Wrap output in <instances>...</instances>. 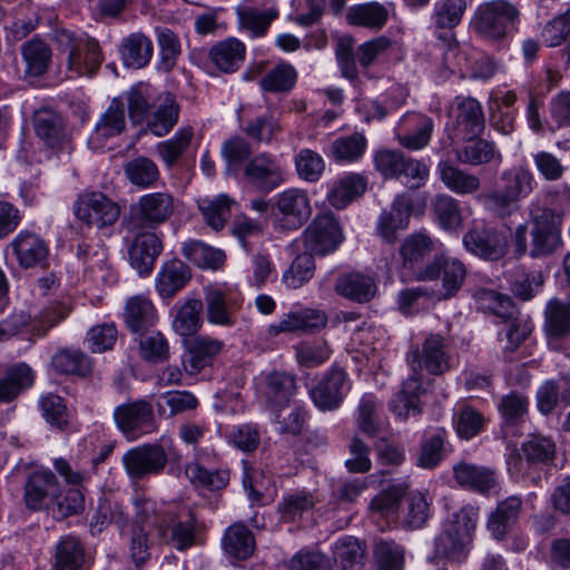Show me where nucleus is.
I'll return each instance as SVG.
<instances>
[{
	"mask_svg": "<svg viewBox=\"0 0 570 570\" xmlns=\"http://www.w3.org/2000/svg\"><path fill=\"white\" fill-rule=\"evenodd\" d=\"M374 560L377 570H402L404 550L394 541L380 540L374 548Z\"/></svg>",
	"mask_w": 570,
	"mask_h": 570,
	"instance_id": "64",
	"label": "nucleus"
},
{
	"mask_svg": "<svg viewBox=\"0 0 570 570\" xmlns=\"http://www.w3.org/2000/svg\"><path fill=\"white\" fill-rule=\"evenodd\" d=\"M465 264L456 257L439 255L417 272L416 281L441 279V298L449 299L458 294L466 278Z\"/></svg>",
	"mask_w": 570,
	"mask_h": 570,
	"instance_id": "8",
	"label": "nucleus"
},
{
	"mask_svg": "<svg viewBox=\"0 0 570 570\" xmlns=\"http://www.w3.org/2000/svg\"><path fill=\"white\" fill-rule=\"evenodd\" d=\"M316 503V499L311 492L296 491L285 494L278 503V513L285 522H295L303 518L304 513L309 512Z\"/></svg>",
	"mask_w": 570,
	"mask_h": 570,
	"instance_id": "57",
	"label": "nucleus"
},
{
	"mask_svg": "<svg viewBox=\"0 0 570 570\" xmlns=\"http://www.w3.org/2000/svg\"><path fill=\"white\" fill-rule=\"evenodd\" d=\"M55 372L65 375L86 377L92 372V360L80 348H59L50 362Z\"/></svg>",
	"mask_w": 570,
	"mask_h": 570,
	"instance_id": "37",
	"label": "nucleus"
},
{
	"mask_svg": "<svg viewBox=\"0 0 570 570\" xmlns=\"http://www.w3.org/2000/svg\"><path fill=\"white\" fill-rule=\"evenodd\" d=\"M124 175L127 180L140 189L151 188L159 179L157 164L145 156H138L124 164Z\"/></svg>",
	"mask_w": 570,
	"mask_h": 570,
	"instance_id": "47",
	"label": "nucleus"
},
{
	"mask_svg": "<svg viewBox=\"0 0 570 570\" xmlns=\"http://www.w3.org/2000/svg\"><path fill=\"white\" fill-rule=\"evenodd\" d=\"M433 129L434 122L430 117L419 112H407L400 119L395 135L403 148L421 150L429 145Z\"/></svg>",
	"mask_w": 570,
	"mask_h": 570,
	"instance_id": "21",
	"label": "nucleus"
},
{
	"mask_svg": "<svg viewBox=\"0 0 570 570\" xmlns=\"http://www.w3.org/2000/svg\"><path fill=\"white\" fill-rule=\"evenodd\" d=\"M154 53L151 39L141 31L124 37L119 45V55L128 68L140 69L149 63Z\"/></svg>",
	"mask_w": 570,
	"mask_h": 570,
	"instance_id": "30",
	"label": "nucleus"
},
{
	"mask_svg": "<svg viewBox=\"0 0 570 570\" xmlns=\"http://www.w3.org/2000/svg\"><path fill=\"white\" fill-rule=\"evenodd\" d=\"M181 253L186 259L200 268L218 269L225 263V253L208 246L200 240H189L183 244Z\"/></svg>",
	"mask_w": 570,
	"mask_h": 570,
	"instance_id": "51",
	"label": "nucleus"
},
{
	"mask_svg": "<svg viewBox=\"0 0 570 570\" xmlns=\"http://www.w3.org/2000/svg\"><path fill=\"white\" fill-rule=\"evenodd\" d=\"M166 519L159 524V537L171 543L177 550L184 551L196 542V518L186 507L166 512Z\"/></svg>",
	"mask_w": 570,
	"mask_h": 570,
	"instance_id": "14",
	"label": "nucleus"
},
{
	"mask_svg": "<svg viewBox=\"0 0 570 570\" xmlns=\"http://www.w3.org/2000/svg\"><path fill=\"white\" fill-rule=\"evenodd\" d=\"M52 570H86V549L82 541L71 534L61 537L55 546Z\"/></svg>",
	"mask_w": 570,
	"mask_h": 570,
	"instance_id": "31",
	"label": "nucleus"
},
{
	"mask_svg": "<svg viewBox=\"0 0 570 570\" xmlns=\"http://www.w3.org/2000/svg\"><path fill=\"white\" fill-rule=\"evenodd\" d=\"M155 110L146 120L148 129L158 137L167 135L177 124L179 118V105L171 94H165L157 98Z\"/></svg>",
	"mask_w": 570,
	"mask_h": 570,
	"instance_id": "34",
	"label": "nucleus"
},
{
	"mask_svg": "<svg viewBox=\"0 0 570 570\" xmlns=\"http://www.w3.org/2000/svg\"><path fill=\"white\" fill-rule=\"evenodd\" d=\"M364 549L352 537L341 538L333 548V559L340 570H360L363 566Z\"/></svg>",
	"mask_w": 570,
	"mask_h": 570,
	"instance_id": "54",
	"label": "nucleus"
},
{
	"mask_svg": "<svg viewBox=\"0 0 570 570\" xmlns=\"http://www.w3.org/2000/svg\"><path fill=\"white\" fill-rule=\"evenodd\" d=\"M193 137V127L185 126L179 128L170 139L157 144V154L168 168H171L188 149Z\"/></svg>",
	"mask_w": 570,
	"mask_h": 570,
	"instance_id": "56",
	"label": "nucleus"
},
{
	"mask_svg": "<svg viewBox=\"0 0 570 570\" xmlns=\"http://www.w3.org/2000/svg\"><path fill=\"white\" fill-rule=\"evenodd\" d=\"M502 186L484 194L482 200L487 210L500 218L512 216L520 208V202L529 197L537 187L533 173L524 165H514L500 174Z\"/></svg>",
	"mask_w": 570,
	"mask_h": 570,
	"instance_id": "3",
	"label": "nucleus"
},
{
	"mask_svg": "<svg viewBox=\"0 0 570 570\" xmlns=\"http://www.w3.org/2000/svg\"><path fill=\"white\" fill-rule=\"evenodd\" d=\"M128 114L134 124H142L150 115L151 106L156 101H153V95L150 88L145 85H137L131 87L127 94Z\"/></svg>",
	"mask_w": 570,
	"mask_h": 570,
	"instance_id": "60",
	"label": "nucleus"
},
{
	"mask_svg": "<svg viewBox=\"0 0 570 570\" xmlns=\"http://www.w3.org/2000/svg\"><path fill=\"white\" fill-rule=\"evenodd\" d=\"M434 215L445 230H458L462 226V214L458 200L450 195H436L432 203Z\"/></svg>",
	"mask_w": 570,
	"mask_h": 570,
	"instance_id": "59",
	"label": "nucleus"
},
{
	"mask_svg": "<svg viewBox=\"0 0 570 570\" xmlns=\"http://www.w3.org/2000/svg\"><path fill=\"white\" fill-rule=\"evenodd\" d=\"M479 512V507L468 503L448 514L441 532L434 539L436 557L459 563L466 559L473 542Z\"/></svg>",
	"mask_w": 570,
	"mask_h": 570,
	"instance_id": "2",
	"label": "nucleus"
},
{
	"mask_svg": "<svg viewBox=\"0 0 570 570\" xmlns=\"http://www.w3.org/2000/svg\"><path fill=\"white\" fill-rule=\"evenodd\" d=\"M259 390L272 407H284L296 392V381L291 374L274 371L262 376Z\"/></svg>",
	"mask_w": 570,
	"mask_h": 570,
	"instance_id": "29",
	"label": "nucleus"
},
{
	"mask_svg": "<svg viewBox=\"0 0 570 570\" xmlns=\"http://www.w3.org/2000/svg\"><path fill=\"white\" fill-rule=\"evenodd\" d=\"M519 21L517 4L509 0H490L478 6L471 24L481 37L500 40L515 29Z\"/></svg>",
	"mask_w": 570,
	"mask_h": 570,
	"instance_id": "5",
	"label": "nucleus"
},
{
	"mask_svg": "<svg viewBox=\"0 0 570 570\" xmlns=\"http://www.w3.org/2000/svg\"><path fill=\"white\" fill-rule=\"evenodd\" d=\"M246 47L236 39L228 38L216 43L209 51L212 62L224 72L236 71L245 59Z\"/></svg>",
	"mask_w": 570,
	"mask_h": 570,
	"instance_id": "45",
	"label": "nucleus"
},
{
	"mask_svg": "<svg viewBox=\"0 0 570 570\" xmlns=\"http://www.w3.org/2000/svg\"><path fill=\"white\" fill-rule=\"evenodd\" d=\"M367 148V139L361 132H353L336 138L331 146V156L341 163H355L360 160Z\"/></svg>",
	"mask_w": 570,
	"mask_h": 570,
	"instance_id": "52",
	"label": "nucleus"
},
{
	"mask_svg": "<svg viewBox=\"0 0 570 570\" xmlns=\"http://www.w3.org/2000/svg\"><path fill=\"white\" fill-rule=\"evenodd\" d=\"M522 454L519 450H512L507 456V469L510 475L517 480H531L537 484L540 481V474L533 475L534 468L538 464L550 465L554 458L557 446L552 439L534 434L531 435L521 445Z\"/></svg>",
	"mask_w": 570,
	"mask_h": 570,
	"instance_id": "4",
	"label": "nucleus"
},
{
	"mask_svg": "<svg viewBox=\"0 0 570 570\" xmlns=\"http://www.w3.org/2000/svg\"><path fill=\"white\" fill-rule=\"evenodd\" d=\"M531 243L528 245V224L515 227L512 234V243L518 255H524L528 250L531 257L547 256L553 253L561 244L562 217L556 210L538 207L530 210Z\"/></svg>",
	"mask_w": 570,
	"mask_h": 570,
	"instance_id": "1",
	"label": "nucleus"
},
{
	"mask_svg": "<svg viewBox=\"0 0 570 570\" xmlns=\"http://www.w3.org/2000/svg\"><path fill=\"white\" fill-rule=\"evenodd\" d=\"M36 135L57 156H69L73 150L72 139L62 118L52 110H40L33 119Z\"/></svg>",
	"mask_w": 570,
	"mask_h": 570,
	"instance_id": "16",
	"label": "nucleus"
},
{
	"mask_svg": "<svg viewBox=\"0 0 570 570\" xmlns=\"http://www.w3.org/2000/svg\"><path fill=\"white\" fill-rule=\"evenodd\" d=\"M175 198L168 191L141 195L136 205V219L141 227L155 229L175 213Z\"/></svg>",
	"mask_w": 570,
	"mask_h": 570,
	"instance_id": "19",
	"label": "nucleus"
},
{
	"mask_svg": "<svg viewBox=\"0 0 570 570\" xmlns=\"http://www.w3.org/2000/svg\"><path fill=\"white\" fill-rule=\"evenodd\" d=\"M276 214L286 229H297L312 214L311 200L305 190L288 188L276 196Z\"/></svg>",
	"mask_w": 570,
	"mask_h": 570,
	"instance_id": "20",
	"label": "nucleus"
},
{
	"mask_svg": "<svg viewBox=\"0 0 570 570\" xmlns=\"http://www.w3.org/2000/svg\"><path fill=\"white\" fill-rule=\"evenodd\" d=\"M114 420L119 431L129 440H137L154 431V410L146 401H135L118 405Z\"/></svg>",
	"mask_w": 570,
	"mask_h": 570,
	"instance_id": "15",
	"label": "nucleus"
},
{
	"mask_svg": "<svg viewBox=\"0 0 570 570\" xmlns=\"http://www.w3.org/2000/svg\"><path fill=\"white\" fill-rule=\"evenodd\" d=\"M223 343L208 337H196L191 341L187 354L183 358L185 371L195 375L208 366L213 358L220 352Z\"/></svg>",
	"mask_w": 570,
	"mask_h": 570,
	"instance_id": "39",
	"label": "nucleus"
},
{
	"mask_svg": "<svg viewBox=\"0 0 570 570\" xmlns=\"http://www.w3.org/2000/svg\"><path fill=\"white\" fill-rule=\"evenodd\" d=\"M413 213V202L410 195H397L391 204L390 209H384L376 223L379 235L389 243L396 239V233L409 226Z\"/></svg>",
	"mask_w": 570,
	"mask_h": 570,
	"instance_id": "22",
	"label": "nucleus"
},
{
	"mask_svg": "<svg viewBox=\"0 0 570 570\" xmlns=\"http://www.w3.org/2000/svg\"><path fill=\"white\" fill-rule=\"evenodd\" d=\"M394 4H382L380 2H366L351 7L346 13V21L351 26L362 27L371 30H381L389 20L390 12Z\"/></svg>",
	"mask_w": 570,
	"mask_h": 570,
	"instance_id": "32",
	"label": "nucleus"
},
{
	"mask_svg": "<svg viewBox=\"0 0 570 570\" xmlns=\"http://www.w3.org/2000/svg\"><path fill=\"white\" fill-rule=\"evenodd\" d=\"M191 277L189 267L179 259L163 265L156 278V289L163 298L173 297Z\"/></svg>",
	"mask_w": 570,
	"mask_h": 570,
	"instance_id": "40",
	"label": "nucleus"
},
{
	"mask_svg": "<svg viewBox=\"0 0 570 570\" xmlns=\"http://www.w3.org/2000/svg\"><path fill=\"white\" fill-rule=\"evenodd\" d=\"M367 187V179L362 174L351 173L340 178L327 195L328 203L337 208H345L357 197L362 196Z\"/></svg>",
	"mask_w": 570,
	"mask_h": 570,
	"instance_id": "43",
	"label": "nucleus"
},
{
	"mask_svg": "<svg viewBox=\"0 0 570 570\" xmlns=\"http://www.w3.org/2000/svg\"><path fill=\"white\" fill-rule=\"evenodd\" d=\"M73 213L88 227L104 229L115 225L120 207L104 193L83 191L73 204Z\"/></svg>",
	"mask_w": 570,
	"mask_h": 570,
	"instance_id": "7",
	"label": "nucleus"
},
{
	"mask_svg": "<svg viewBox=\"0 0 570 570\" xmlns=\"http://www.w3.org/2000/svg\"><path fill=\"white\" fill-rule=\"evenodd\" d=\"M452 112L456 130L464 138L479 137L484 129V115L481 104L471 97H456Z\"/></svg>",
	"mask_w": 570,
	"mask_h": 570,
	"instance_id": "27",
	"label": "nucleus"
},
{
	"mask_svg": "<svg viewBox=\"0 0 570 570\" xmlns=\"http://www.w3.org/2000/svg\"><path fill=\"white\" fill-rule=\"evenodd\" d=\"M463 245L473 255L492 262L503 258L509 248L505 233L485 225L468 230L463 236Z\"/></svg>",
	"mask_w": 570,
	"mask_h": 570,
	"instance_id": "13",
	"label": "nucleus"
},
{
	"mask_svg": "<svg viewBox=\"0 0 570 570\" xmlns=\"http://www.w3.org/2000/svg\"><path fill=\"white\" fill-rule=\"evenodd\" d=\"M126 129L124 104L120 98H114L100 116L90 136V144H100L102 140L119 136Z\"/></svg>",
	"mask_w": 570,
	"mask_h": 570,
	"instance_id": "38",
	"label": "nucleus"
},
{
	"mask_svg": "<svg viewBox=\"0 0 570 570\" xmlns=\"http://www.w3.org/2000/svg\"><path fill=\"white\" fill-rule=\"evenodd\" d=\"M439 177L444 186L456 195H472L480 190L481 179L449 161H440L436 167Z\"/></svg>",
	"mask_w": 570,
	"mask_h": 570,
	"instance_id": "36",
	"label": "nucleus"
},
{
	"mask_svg": "<svg viewBox=\"0 0 570 570\" xmlns=\"http://www.w3.org/2000/svg\"><path fill=\"white\" fill-rule=\"evenodd\" d=\"M453 424L461 439L471 440L483 430V415L470 405L459 406L453 416Z\"/></svg>",
	"mask_w": 570,
	"mask_h": 570,
	"instance_id": "62",
	"label": "nucleus"
},
{
	"mask_svg": "<svg viewBox=\"0 0 570 570\" xmlns=\"http://www.w3.org/2000/svg\"><path fill=\"white\" fill-rule=\"evenodd\" d=\"M466 139V144L455 151V157L461 164L469 166H481L492 161L501 164L502 155L494 142L481 138Z\"/></svg>",
	"mask_w": 570,
	"mask_h": 570,
	"instance_id": "41",
	"label": "nucleus"
},
{
	"mask_svg": "<svg viewBox=\"0 0 570 570\" xmlns=\"http://www.w3.org/2000/svg\"><path fill=\"white\" fill-rule=\"evenodd\" d=\"M522 508L521 498L510 495L498 503L494 512L488 519V529L497 540L505 538L513 523L517 521Z\"/></svg>",
	"mask_w": 570,
	"mask_h": 570,
	"instance_id": "42",
	"label": "nucleus"
},
{
	"mask_svg": "<svg viewBox=\"0 0 570 570\" xmlns=\"http://www.w3.org/2000/svg\"><path fill=\"white\" fill-rule=\"evenodd\" d=\"M334 289L348 299L363 303L374 297L376 285L371 276L361 273H348L337 278Z\"/></svg>",
	"mask_w": 570,
	"mask_h": 570,
	"instance_id": "44",
	"label": "nucleus"
},
{
	"mask_svg": "<svg viewBox=\"0 0 570 570\" xmlns=\"http://www.w3.org/2000/svg\"><path fill=\"white\" fill-rule=\"evenodd\" d=\"M465 10V0H438L432 19L438 28L452 30L461 22Z\"/></svg>",
	"mask_w": 570,
	"mask_h": 570,
	"instance_id": "61",
	"label": "nucleus"
},
{
	"mask_svg": "<svg viewBox=\"0 0 570 570\" xmlns=\"http://www.w3.org/2000/svg\"><path fill=\"white\" fill-rule=\"evenodd\" d=\"M17 262L22 268L43 266L49 255L46 242L36 233L21 230L10 243Z\"/></svg>",
	"mask_w": 570,
	"mask_h": 570,
	"instance_id": "24",
	"label": "nucleus"
},
{
	"mask_svg": "<svg viewBox=\"0 0 570 570\" xmlns=\"http://www.w3.org/2000/svg\"><path fill=\"white\" fill-rule=\"evenodd\" d=\"M351 390L347 373L337 366L331 367L315 386L309 390V396L321 411L338 409Z\"/></svg>",
	"mask_w": 570,
	"mask_h": 570,
	"instance_id": "12",
	"label": "nucleus"
},
{
	"mask_svg": "<svg viewBox=\"0 0 570 570\" xmlns=\"http://www.w3.org/2000/svg\"><path fill=\"white\" fill-rule=\"evenodd\" d=\"M448 432L444 428H430L424 432L416 465L423 469L436 468L443 459Z\"/></svg>",
	"mask_w": 570,
	"mask_h": 570,
	"instance_id": "48",
	"label": "nucleus"
},
{
	"mask_svg": "<svg viewBox=\"0 0 570 570\" xmlns=\"http://www.w3.org/2000/svg\"><path fill=\"white\" fill-rule=\"evenodd\" d=\"M453 475L461 488L480 494H489L497 487L494 471L483 465L459 462L453 466Z\"/></svg>",
	"mask_w": 570,
	"mask_h": 570,
	"instance_id": "28",
	"label": "nucleus"
},
{
	"mask_svg": "<svg viewBox=\"0 0 570 570\" xmlns=\"http://www.w3.org/2000/svg\"><path fill=\"white\" fill-rule=\"evenodd\" d=\"M278 17L276 9L258 10L245 8L238 10V19L242 28L252 32L255 37L264 36L272 21Z\"/></svg>",
	"mask_w": 570,
	"mask_h": 570,
	"instance_id": "63",
	"label": "nucleus"
},
{
	"mask_svg": "<svg viewBox=\"0 0 570 570\" xmlns=\"http://www.w3.org/2000/svg\"><path fill=\"white\" fill-rule=\"evenodd\" d=\"M161 250V240L155 233H138L128 249L130 265L140 275H149Z\"/></svg>",
	"mask_w": 570,
	"mask_h": 570,
	"instance_id": "26",
	"label": "nucleus"
},
{
	"mask_svg": "<svg viewBox=\"0 0 570 570\" xmlns=\"http://www.w3.org/2000/svg\"><path fill=\"white\" fill-rule=\"evenodd\" d=\"M406 363L412 374H422L423 368L432 375L444 374L450 368V355L444 338L436 334L429 335L421 348L414 347L407 352Z\"/></svg>",
	"mask_w": 570,
	"mask_h": 570,
	"instance_id": "11",
	"label": "nucleus"
},
{
	"mask_svg": "<svg viewBox=\"0 0 570 570\" xmlns=\"http://www.w3.org/2000/svg\"><path fill=\"white\" fill-rule=\"evenodd\" d=\"M528 407V397L520 393L511 392L502 395L498 403L502 426L507 429L522 424L527 419Z\"/></svg>",
	"mask_w": 570,
	"mask_h": 570,
	"instance_id": "53",
	"label": "nucleus"
},
{
	"mask_svg": "<svg viewBox=\"0 0 570 570\" xmlns=\"http://www.w3.org/2000/svg\"><path fill=\"white\" fill-rule=\"evenodd\" d=\"M435 249V240L424 230L410 234L402 242L399 253L402 267L416 281L417 272L423 269L424 259Z\"/></svg>",
	"mask_w": 570,
	"mask_h": 570,
	"instance_id": "23",
	"label": "nucleus"
},
{
	"mask_svg": "<svg viewBox=\"0 0 570 570\" xmlns=\"http://www.w3.org/2000/svg\"><path fill=\"white\" fill-rule=\"evenodd\" d=\"M20 52L26 77L38 78L47 72L52 60V50L46 41L33 37L21 45Z\"/></svg>",
	"mask_w": 570,
	"mask_h": 570,
	"instance_id": "33",
	"label": "nucleus"
},
{
	"mask_svg": "<svg viewBox=\"0 0 570 570\" xmlns=\"http://www.w3.org/2000/svg\"><path fill=\"white\" fill-rule=\"evenodd\" d=\"M297 70L288 62H281L268 69L259 79L263 91L271 94H287L296 85Z\"/></svg>",
	"mask_w": 570,
	"mask_h": 570,
	"instance_id": "49",
	"label": "nucleus"
},
{
	"mask_svg": "<svg viewBox=\"0 0 570 570\" xmlns=\"http://www.w3.org/2000/svg\"><path fill=\"white\" fill-rule=\"evenodd\" d=\"M222 546L226 554L238 560H246L253 554L255 540L248 528L237 522L225 530Z\"/></svg>",
	"mask_w": 570,
	"mask_h": 570,
	"instance_id": "46",
	"label": "nucleus"
},
{
	"mask_svg": "<svg viewBox=\"0 0 570 570\" xmlns=\"http://www.w3.org/2000/svg\"><path fill=\"white\" fill-rule=\"evenodd\" d=\"M244 178L254 188L269 193L284 183L285 171L275 156L261 153L246 163Z\"/></svg>",
	"mask_w": 570,
	"mask_h": 570,
	"instance_id": "17",
	"label": "nucleus"
},
{
	"mask_svg": "<svg viewBox=\"0 0 570 570\" xmlns=\"http://www.w3.org/2000/svg\"><path fill=\"white\" fill-rule=\"evenodd\" d=\"M344 240L337 218L330 212L318 214L303 233V243L311 253L325 256L333 253Z\"/></svg>",
	"mask_w": 570,
	"mask_h": 570,
	"instance_id": "9",
	"label": "nucleus"
},
{
	"mask_svg": "<svg viewBox=\"0 0 570 570\" xmlns=\"http://www.w3.org/2000/svg\"><path fill=\"white\" fill-rule=\"evenodd\" d=\"M121 463L129 479L139 481L161 473L168 463V454L160 444L147 443L126 451Z\"/></svg>",
	"mask_w": 570,
	"mask_h": 570,
	"instance_id": "10",
	"label": "nucleus"
},
{
	"mask_svg": "<svg viewBox=\"0 0 570 570\" xmlns=\"http://www.w3.org/2000/svg\"><path fill=\"white\" fill-rule=\"evenodd\" d=\"M234 203L227 195L222 194L214 198H204L199 202V209L205 222L215 230L222 229L230 217V206Z\"/></svg>",
	"mask_w": 570,
	"mask_h": 570,
	"instance_id": "58",
	"label": "nucleus"
},
{
	"mask_svg": "<svg viewBox=\"0 0 570 570\" xmlns=\"http://www.w3.org/2000/svg\"><path fill=\"white\" fill-rule=\"evenodd\" d=\"M430 380L423 374H410L402 383L401 390L389 402L390 411L397 420L405 421L410 416L420 415L421 395L426 392Z\"/></svg>",
	"mask_w": 570,
	"mask_h": 570,
	"instance_id": "18",
	"label": "nucleus"
},
{
	"mask_svg": "<svg viewBox=\"0 0 570 570\" xmlns=\"http://www.w3.org/2000/svg\"><path fill=\"white\" fill-rule=\"evenodd\" d=\"M185 474L196 488L218 491L229 483V471L226 469L208 470L198 462H190L185 468Z\"/></svg>",
	"mask_w": 570,
	"mask_h": 570,
	"instance_id": "50",
	"label": "nucleus"
},
{
	"mask_svg": "<svg viewBox=\"0 0 570 570\" xmlns=\"http://www.w3.org/2000/svg\"><path fill=\"white\" fill-rule=\"evenodd\" d=\"M61 49L67 52V69L73 77L92 76L100 67L104 56L99 42L90 37H75L62 30L57 35Z\"/></svg>",
	"mask_w": 570,
	"mask_h": 570,
	"instance_id": "6",
	"label": "nucleus"
},
{
	"mask_svg": "<svg viewBox=\"0 0 570 570\" xmlns=\"http://www.w3.org/2000/svg\"><path fill=\"white\" fill-rule=\"evenodd\" d=\"M59 485L51 471H36L24 484L23 499L28 509L33 511L47 508L53 501Z\"/></svg>",
	"mask_w": 570,
	"mask_h": 570,
	"instance_id": "25",
	"label": "nucleus"
},
{
	"mask_svg": "<svg viewBox=\"0 0 570 570\" xmlns=\"http://www.w3.org/2000/svg\"><path fill=\"white\" fill-rule=\"evenodd\" d=\"M316 269L313 254L305 252L298 254L282 275V282L288 288H299L308 283Z\"/></svg>",
	"mask_w": 570,
	"mask_h": 570,
	"instance_id": "55",
	"label": "nucleus"
},
{
	"mask_svg": "<svg viewBox=\"0 0 570 570\" xmlns=\"http://www.w3.org/2000/svg\"><path fill=\"white\" fill-rule=\"evenodd\" d=\"M35 379L36 373L27 363L20 362L10 366L0 377V403L12 402L33 385Z\"/></svg>",
	"mask_w": 570,
	"mask_h": 570,
	"instance_id": "35",
	"label": "nucleus"
}]
</instances>
